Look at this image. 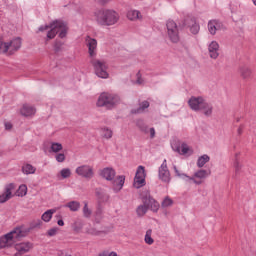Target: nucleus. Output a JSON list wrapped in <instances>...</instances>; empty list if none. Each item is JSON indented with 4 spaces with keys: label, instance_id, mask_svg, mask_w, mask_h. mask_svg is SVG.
I'll list each match as a JSON object with an SVG mask.
<instances>
[{
    "label": "nucleus",
    "instance_id": "obj_53",
    "mask_svg": "<svg viewBox=\"0 0 256 256\" xmlns=\"http://www.w3.org/2000/svg\"><path fill=\"white\" fill-rule=\"evenodd\" d=\"M136 77H137V83H138L139 85H141V72H138V73L136 74Z\"/></svg>",
    "mask_w": 256,
    "mask_h": 256
},
{
    "label": "nucleus",
    "instance_id": "obj_56",
    "mask_svg": "<svg viewBox=\"0 0 256 256\" xmlns=\"http://www.w3.org/2000/svg\"><path fill=\"white\" fill-rule=\"evenodd\" d=\"M239 121H241V118L236 119V123H239Z\"/></svg>",
    "mask_w": 256,
    "mask_h": 256
},
{
    "label": "nucleus",
    "instance_id": "obj_37",
    "mask_svg": "<svg viewBox=\"0 0 256 256\" xmlns=\"http://www.w3.org/2000/svg\"><path fill=\"white\" fill-rule=\"evenodd\" d=\"M63 149V145L59 142H53L51 144V151L53 153H59V151H61Z\"/></svg>",
    "mask_w": 256,
    "mask_h": 256
},
{
    "label": "nucleus",
    "instance_id": "obj_21",
    "mask_svg": "<svg viewBox=\"0 0 256 256\" xmlns=\"http://www.w3.org/2000/svg\"><path fill=\"white\" fill-rule=\"evenodd\" d=\"M223 24H221L219 22V20H210L208 22V31L210 33V35H215L217 33V31H219V29H221V26Z\"/></svg>",
    "mask_w": 256,
    "mask_h": 256
},
{
    "label": "nucleus",
    "instance_id": "obj_43",
    "mask_svg": "<svg viewBox=\"0 0 256 256\" xmlns=\"http://www.w3.org/2000/svg\"><path fill=\"white\" fill-rule=\"evenodd\" d=\"M95 214H96V217H101V215H103V206L99 202H97Z\"/></svg>",
    "mask_w": 256,
    "mask_h": 256
},
{
    "label": "nucleus",
    "instance_id": "obj_18",
    "mask_svg": "<svg viewBox=\"0 0 256 256\" xmlns=\"http://www.w3.org/2000/svg\"><path fill=\"white\" fill-rule=\"evenodd\" d=\"M208 51L211 59H217L219 57V43L212 41L208 46Z\"/></svg>",
    "mask_w": 256,
    "mask_h": 256
},
{
    "label": "nucleus",
    "instance_id": "obj_55",
    "mask_svg": "<svg viewBox=\"0 0 256 256\" xmlns=\"http://www.w3.org/2000/svg\"><path fill=\"white\" fill-rule=\"evenodd\" d=\"M58 256H71L70 254H66L64 251H60Z\"/></svg>",
    "mask_w": 256,
    "mask_h": 256
},
{
    "label": "nucleus",
    "instance_id": "obj_19",
    "mask_svg": "<svg viewBox=\"0 0 256 256\" xmlns=\"http://www.w3.org/2000/svg\"><path fill=\"white\" fill-rule=\"evenodd\" d=\"M197 22V19L193 16H186L181 24H179V27L181 29H190L195 23Z\"/></svg>",
    "mask_w": 256,
    "mask_h": 256
},
{
    "label": "nucleus",
    "instance_id": "obj_27",
    "mask_svg": "<svg viewBox=\"0 0 256 256\" xmlns=\"http://www.w3.org/2000/svg\"><path fill=\"white\" fill-rule=\"evenodd\" d=\"M127 19L129 21H137V19H143V16L139 10H130L127 12Z\"/></svg>",
    "mask_w": 256,
    "mask_h": 256
},
{
    "label": "nucleus",
    "instance_id": "obj_44",
    "mask_svg": "<svg viewBox=\"0 0 256 256\" xmlns=\"http://www.w3.org/2000/svg\"><path fill=\"white\" fill-rule=\"evenodd\" d=\"M103 131H104L103 137H105V139H111V137H113V131H111L109 128L105 127L103 128Z\"/></svg>",
    "mask_w": 256,
    "mask_h": 256
},
{
    "label": "nucleus",
    "instance_id": "obj_28",
    "mask_svg": "<svg viewBox=\"0 0 256 256\" xmlns=\"http://www.w3.org/2000/svg\"><path fill=\"white\" fill-rule=\"evenodd\" d=\"M209 175H211V170L207 171L204 169H200L194 173V177H196V179H207Z\"/></svg>",
    "mask_w": 256,
    "mask_h": 256
},
{
    "label": "nucleus",
    "instance_id": "obj_34",
    "mask_svg": "<svg viewBox=\"0 0 256 256\" xmlns=\"http://www.w3.org/2000/svg\"><path fill=\"white\" fill-rule=\"evenodd\" d=\"M66 207H69L70 211H77L81 208V203L78 201H70L66 204Z\"/></svg>",
    "mask_w": 256,
    "mask_h": 256
},
{
    "label": "nucleus",
    "instance_id": "obj_33",
    "mask_svg": "<svg viewBox=\"0 0 256 256\" xmlns=\"http://www.w3.org/2000/svg\"><path fill=\"white\" fill-rule=\"evenodd\" d=\"M64 45L65 43H63V41L56 39L53 44L54 53H61V51H63Z\"/></svg>",
    "mask_w": 256,
    "mask_h": 256
},
{
    "label": "nucleus",
    "instance_id": "obj_45",
    "mask_svg": "<svg viewBox=\"0 0 256 256\" xmlns=\"http://www.w3.org/2000/svg\"><path fill=\"white\" fill-rule=\"evenodd\" d=\"M57 231H59V228H57V227L49 229L47 231L48 237H55V235H57Z\"/></svg>",
    "mask_w": 256,
    "mask_h": 256
},
{
    "label": "nucleus",
    "instance_id": "obj_17",
    "mask_svg": "<svg viewBox=\"0 0 256 256\" xmlns=\"http://www.w3.org/2000/svg\"><path fill=\"white\" fill-rule=\"evenodd\" d=\"M173 169H174L176 177H180V179H188V181H193V183H195V185H201L203 183L201 180H196L195 176L191 177L185 173L179 172V169H177L176 165L173 166Z\"/></svg>",
    "mask_w": 256,
    "mask_h": 256
},
{
    "label": "nucleus",
    "instance_id": "obj_2",
    "mask_svg": "<svg viewBox=\"0 0 256 256\" xmlns=\"http://www.w3.org/2000/svg\"><path fill=\"white\" fill-rule=\"evenodd\" d=\"M95 21L101 27H111L119 23V13L113 9H99L94 12Z\"/></svg>",
    "mask_w": 256,
    "mask_h": 256
},
{
    "label": "nucleus",
    "instance_id": "obj_38",
    "mask_svg": "<svg viewBox=\"0 0 256 256\" xmlns=\"http://www.w3.org/2000/svg\"><path fill=\"white\" fill-rule=\"evenodd\" d=\"M18 197H25V195H27V185L22 184L19 186L18 190Z\"/></svg>",
    "mask_w": 256,
    "mask_h": 256
},
{
    "label": "nucleus",
    "instance_id": "obj_25",
    "mask_svg": "<svg viewBox=\"0 0 256 256\" xmlns=\"http://www.w3.org/2000/svg\"><path fill=\"white\" fill-rule=\"evenodd\" d=\"M20 113L23 117H31L32 115H35V108L24 104L23 107L20 109Z\"/></svg>",
    "mask_w": 256,
    "mask_h": 256
},
{
    "label": "nucleus",
    "instance_id": "obj_32",
    "mask_svg": "<svg viewBox=\"0 0 256 256\" xmlns=\"http://www.w3.org/2000/svg\"><path fill=\"white\" fill-rule=\"evenodd\" d=\"M53 213H55L54 209H50L44 212L41 217L42 221H45V223H49V221L53 219Z\"/></svg>",
    "mask_w": 256,
    "mask_h": 256
},
{
    "label": "nucleus",
    "instance_id": "obj_16",
    "mask_svg": "<svg viewBox=\"0 0 256 256\" xmlns=\"http://www.w3.org/2000/svg\"><path fill=\"white\" fill-rule=\"evenodd\" d=\"M86 45L88 47V53L90 57H95L97 55V40L95 38L88 37L86 39Z\"/></svg>",
    "mask_w": 256,
    "mask_h": 256
},
{
    "label": "nucleus",
    "instance_id": "obj_29",
    "mask_svg": "<svg viewBox=\"0 0 256 256\" xmlns=\"http://www.w3.org/2000/svg\"><path fill=\"white\" fill-rule=\"evenodd\" d=\"M35 171H37V168L31 164H25L22 166V173H24V175H33L35 174Z\"/></svg>",
    "mask_w": 256,
    "mask_h": 256
},
{
    "label": "nucleus",
    "instance_id": "obj_52",
    "mask_svg": "<svg viewBox=\"0 0 256 256\" xmlns=\"http://www.w3.org/2000/svg\"><path fill=\"white\" fill-rule=\"evenodd\" d=\"M150 139H155V128H150Z\"/></svg>",
    "mask_w": 256,
    "mask_h": 256
},
{
    "label": "nucleus",
    "instance_id": "obj_7",
    "mask_svg": "<svg viewBox=\"0 0 256 256\" xmlns=\"http://www.w3.org/2000/svg\"><path fill=\"white\" fill-rule=\"evenodd\" d=\"M21 37L13 38L10 42H0V53L15 55L21 49Z\"/></svg>",
    "mask_w": 256,
    "mask_h": 256
},
{
    "label": "nucleus",
    "instance_id": "obj_40",
    "mask_svg": "<svg viewBox=\"0 0 256 256\" xmlns=\"http://www.w3.org/2000/svg\"><path fill=\"white\" fill-rule=\"evenodd\" d=\"M60 175H61L62 179H69V177H71V169L63 168L60 171Z\"/></svg>",
    "mask_w": 256,
    "mask_h": 256
},
{
    "label": "nucleus",
    "instance_id": "obj_11",
    "mask_svg": "<svg viewBox=\"0 0 256 256\" xmlns=\"http://www.w3.org/2000/svg\"><path fill=\"white\" fill-rule=\"evenodd\" d=\"M158 178L162 183H171V172L167 167V160H164L161 166L158 168Z\"/></svg>",
    "mask_w": 256,
    "mask_h": 256
},
{
    "label": "nucleus",
    "instance_id": "obj_39",
    "mask_svg": "<svg viewBox=\"0 0 256 256\" xmlns=\"http://www.w3.org/2000/svg\"><path fill=\"white\" fill-rule=\"evenodd\" d=\"M171 205H173V199H171L169 196H166L161 203V207L165 209L167 207H171Z\"/></svg>",
    "mask_w": 256,
    "mask_h": 256
},
{
    "label": "nucleus",
    "instance_id": "obj_48",
    "mask_svg": "<svg viewBox=\"0 0 256 256\" xmlns=\"http://www.w3.org/2000/svg\"><path fill=\"white\" fill-rule=\"evenodd\" d=\"M83 229V226L78 223V222H75L74 225H73V230L76 231V233H79V231H81Z\"/></svg>",
    "mask_w": 256,
    "mask_h": 256
},
{
    "label": "nucleus",
    "instance_id": "obj_23",
    "mask_svg": "<svg viewBox=\"0 0 256 256\" xmlns=\"http://www.w3.org/2000/svg\"><path fill=\"white\" fill-rule=\"evenodd\" d=\"M31 247H33V244L31 242H22L15 245V249L19 253H29Z\"/></svg>",
    "mask_w": 256,
    "mask_h": 256
},
{
    "label": "nucleus",
    "instance_id": "obj_49",
    "mask_svg": "<svg viewBox=\"0 0 256 256\" xmlns=\"http://www.w3.org/2000/svg\"><path fill=\"white\" fill-rule=\"evenodd\" d=\"M5 129L6 131H11V129H13V124H11V122H5Z\"/></svg>",
    "mask_w": 256,
    "mask_h": 256
},
{
    "label": "nucleus",
    "instance_id": "obj_5",
    "mask_svg": "<svg viewBox=\"0 0 256 256\" xmlns=\"http://www.w3.org/2000/svg\"><path fill=\"white\" fill-rule=\"evenodd\" d=\"M142 203L143 204L139 205L136 209L138 217H143L149 209L150 211H153V213H157V211H159V207H161L159 202H157V200H155V198L150 194H146L142 197Z\"/></svg>",
    "mask_w": 256,
    "mask_h": 256
},
{
    "label": "nucleus",
    "instance_id": "obj_12",
    "mask_svg": "<svg viewBox=\"0 0 256 256\" xmlns=\"http://www.w3.org/2000/svg\"><path fill=\"white\" fill-rule=\"evenodd\" d=\"M76 174L84 179H93V168L89 165H82L76 168Z\"/></svg>",
    "mask_w": 256,
    "mask_h": 256
},
{
    "label": "nucleus",
    "instance_id": "obj_31",
    "mask_svg": "<svg viewBox=\"0 0 256 256\" xmlns=\"http://www.w3.org/2000/svg\"><path fill=\"white\" fill-rule=\"evenodd\" d=\"M136 126L138 127V129H140V131H142V133H149V126L145 124V121L143 119L136 120Z\"/></svg>",
    "mask_w": 256,
    "mask_h": 256
},
{
    "label": "nucleus",
    "instance_id": "obj_3",
    "mask_svg": "<svg viewBox=\"0 0 256 256\" xmlns=\"http://www.w3.org/2000/svg\"><path fill=\"white\" fill-rule=\"evenodd\" d=\"M115 175H117V172H115V169L111 167H106L100 171V177H102V179H106V181H111L113 191H115V193H119V191L123 189V185H125V175L117 176L116 179Z\"/></svg>",
    "mask_w": 256,
    "mask_h": 256
},
{
    "label": "nucleus",
    "instance_id": "obj_10",
    "mask_svg": "<svg viewBox=\"0 0 256 256\" xmlns=\"http://www.w3.org/2000/svg\"><path fill=\"white\" fill-rule=\"evenodd\" d=\"M147 177V173L145 172V167L144 166H138L137 170H136V174L134 177V187L136 189H141V187H145V185L147 184L145 182V178Z\"/></svg>",
    "mask_w": 256,
    "mask_h": 256
},
{
    "label": "nucleus",
    "instance_id": "obj_41",
    "mask_svg": "<svg viewBox=\"0 0 256 256\" xmlns=\"http://www.w3.org/2000/svg\"><path fill=\"white\" fill-rule=\"evenodd\" d=\"M145 243H147V245H153V243H155V240L151 237V230H147L146 232Z\"/></svg>",
    "mask_w": 256,
    "mask_h": 256
},
{
    "label": "nucleus",
    "instance_id": "obj_9",
    "mask_svg": "<svg viewBox=\"0 0 256 256\" xmlns=\"http://www.w3.org/2000/svg\"><path fill=\"white\" fill-rule=\"evenodd\" d=\"M167 33L170 41L172 43H177L179 41V26L173 20H168L166 22Z\"/></svg>",
    "mask_w": 256,
    "mask_h": 256
},
{
    "label": "nucleus",
    "instance_id": "obj_1",
    "mask_svg": "<svg viewBox=\"0 0 256 256\" xmlns=\"http://www.w3.org/2000/svg\"><path fill=\"white\" fill-rule=\"evenodd\" d=\"M47 29L50 30L47 32L46 41L55 39L58 33V37L60 39H65V37H67V33L69 32V26H67V22H65L63 19H55L48 25H42L38 28V31L43 33V31H47Z\"/></svg>",
    "mask_w": 256,
    "mask_h": 256
},
{
    "label": "nucleus",
    "instance_id": "obj_51",
    "mask_svg": "<svg viewBox=\"0 0 256 256\" xmlns=\"http://www.w3.org/2000/svg\"><path fill=\"white\" fill-rule=\"evenodd\" d=\"M90 233H91V235H95V236L101 235V231L95 230V229H91V230H90Z\"/></svg>",
    "mask_w": 256,
    "mask_h": 256
},
{
    "label": "nucleus",
    "instance_id": "obj_6",
    "mask_svg": "<svg viewBox=\"0 0 256 256\" xmlns=\"http://www.w3.org/2000/svg\"><path fill=\"white\" fill-rule=\"evenodd\" d=\"M22 237H27V231H23V227L17 226L9 233L0 237V249H5V247H9V242L11 241H19Z\"/></svg>",
    "mask_w": 256,
    "mask_h": 256
},
{
    "label": "nucleus",
    "instance_id": "obj_26",
    "mask_svg": "<svg viewBox=\"0 0 256 256\" xmlns=\"http://www.w3.org/2000/svg\"><path fill=\"white\" fill-rule=\"evenodd\" d=\"M252 71H251V68L247 67V66H241L239 68V74H240V77H242V79H251V75H252Z\"/></svg>",
    "mask_w": 256,
    "mask_h": 256
},
{
    "label": "nucleus",
    "instance_id": "obj_13",
    "mask_svg": "<svg viewBox=\"0 0 256 256\" xmlns=\"http://www.w3.org/2000/svg\"><path fill=\"white\" fill-rule=\"evenodd\" d=\"M95 196L97 198V203L103 204L108 203L111 196L105 191L103 188H96L95 189Z\"/></svg>",
    "mask_w": 256,
    "mask_h": 256
},
{
    "label": "nucleus",
    "instance_id": "obj_14",
    "mask_svg": "<svg viewBox=\"0 0 256 256\" xmlns=\"http://www.w3.org/2000/svg\"><path fill=\"white\" fill-rule=\"evenodd\" d=\"M13 189H15L14 183L6 185L5 192L0 195V203H7V201L13 197Z\"/></svg>",
    "mask_w": 256,
    "mask_h": 256
},
{
    "label": "nucleus",
    "instance_id": "obj_57",
    "mask_svg": "<svg viewBox=\"0 0 256 256\" xmlns=\"http://www.w3.org/2000/svg\"><path fill=\"white\" fill-rule=\"evenodd\" d=\"M254 5H256V0H253Z\"/></svg>",
    "mask_w": 256,
    "mask_h": 256
},
{
    "label": "nucleus",
    "instance_id": "obj_24",
    "mask_svg": "<svg viewBox=\"0 0 256 256\" xmlns=\"http://www.w3.org/2000/svg\"><path fill=\"white\" fill-rule=\"evenodd\" d=\"M172 148L180 155H187L189 153V146L185 142H183L181 145L176 144Z\"/></svg>",
    "mask_w": 256,
    "mask_h": 256
},
{
    "label": "nucleus",
    "instance_id": "obj_50",
    "mask_svg": "<svg viewBox=\"0 0 256 256\" xmlns=\"http://www.w3.org/2000/svg\"><path fill=\"white\" fill-rule=\"evenodd\" d=\"M243 129H245V125L241 124L237 130L238 135H243Z\"/></svg>",
    "mask_w": 256,
    "mask_h": 256
},
{
    "label": "nucleus",
    "instance_id": "obj_35",
    "mask_svg": "<svg viewBox=\"0 0 256 256\" xmlns=\"http://www.w3.org/2000/svg\"><path fill=\"white\" fill-rule=\"evenodd\" d=\"M41 225H43V220H41V219L33 220L30 223V227H29L28 231H31L33 229H41Z\"/></svg>",
    "mask_w": 256,
    "mask_h": 256
},
{
    "label": "nucleus",
    "instance_id": "obj_22",
    "mask_svg": "<svg viewBox=\"0 0 256 256\" xmlns=\"http://www.w3.org/2000/svg\"><path fill=\"white\" fill-rule=\"evenodd\" d=\"M200 111H204L206 117H211V115H213V105L209 104V102L204 99L202 104H200Z\"/></svg>",
    "mask_w": 256,
    "mask_h": 256
},
{
    "label": "nucleus",
    "instance_id": "obj_47",
    "mask_svg": "<svg viewBox=\"0 0 256 256\" xmlns=\"http://www.w3.org/2000/svg\"><path fill=\"white\" fill-rule=\"evenodd\" d=\"M239 154H236V160L234 162V167H235V171L236 173H239V171H241V165H239V160H237Z\"/></svg>",
    "mask_w": 256,
    "mask_h": 256
},
{
    "label": "nucleus",
    "instance_id": "obj_54",
    "mask_svg": "<svg viewBox=\"0 0 256 256\" xmlns=\"http://www.w3.org/2000/svg\"><path fill=\"white\" fill-rule=\"evenodd\" d=\"M57 225H59V227H63V225H65V221H63V219H59L57 221Z\"/></svg>",
    "mask_w": 256,
    "mask_h": 256
},
{
    "label": "nucleus",
    "instance_id": "obj_15",
    "mask_svg": "<svg viewBox=\"0 0 256 256\" xmlns=\"http://www.w3.org/2000/svg\"><path fill=\"white\" fill-rule=\"evenodd\" d=\"M204 98L201 96L195 97L192 96L188 100V105L192 111H200L201 104L203 103Z\"/></svg>",
    "mask_w": 256,
    "mask_h": 256
},
{
    "label": "nucleus",
    "instance_id": "obj_36",
    "mask_svg": "<svg viewBox=\"0 0 256 256\" xmlns=\"http://www.w3.org/2000/svg\"><path fill=\"white\" fill-rule=\"evenodd\" d=\"M92 213L93 212L91 211V209H89V204L87 203V201H84L83 216L86 217V219H89Z\"/></svg>",
    "mask_w": 256,
    "mask_h": 256
},
{
    "label": "nucleus",
    "instance_id": "obj_20",
    "mask_svg": "<svg viewBox=\"0 0 256 256\" xmlns=\"http://www.w3.org/2000/svg\"><path fill=\"white\" fill-rule=\"evenodd\" d=\"M138 108L131 109V115H141V113L145 112V109H149L150 103L147 100L142 101Z\"/></svg>",
    "mask_w": 256,
    "mask_h": 256
},
{
    "label": "nucleus",
    "instance_id": "obj_8",
    "mask_svg": "<svg viewBox=\"0 0 256 256\" xmlns=\"http://www.w3.org/2000/svg\"><path fill=\"white\" fill-rule=\"evenodd\" d=\"M90 63L94 68V72L97 77H100V79H109V72H107L108 68L105 62L97 59H92Z\"/></svg>",
    "mask_w": 256,
    "mask_h": 256
},
{
    "label": "nucleus",
    "instance_id": "obj_30",
    "mask_svg": "<svg viewBox=\"0 0 256 256\" xmlns=\"http://www.w3.org/2000/svg\"><path fill=\"white\" fill-rule=\"evenodd\" d=\"M209 161H211V158L209 157V155L204 154L198 158L197 167L201 169V167H205L206 163H209Z\"/></svg>",
    "mask_w": 256,
    "mask_h": 256
},
{
    "label": "nucleus",
    "instance_id": "obj_4",
    "mask_svg": "<svg viewBox=\"0 0 256 256\" xmlns=\"http://www.w3.org/2000/svg\"><path fill=\"white\" fill-rule=\"evenodd\" d=\"M97 107H105L108 111L115 109L117 105H121V97L117 94H111L109 92H103L98 97Z\"/></svg>",
    "mask_w": 256,
    "mask_h": 256
},
{
    "label": "nucleus",
    "instance_id": "obj_42",
    "mask_svg": "<svg viewBox=\"0 0 256 256\" xmlns=\"http://www.w3.org/2000/svg\"><path fill=\"white\" fill-rule=\"evenodd\" d=\"M200 29H201V26L197 22L193 26H190V32L192 33V35H197Z\"/></svg>",
    "mask_w": 256,
    "mask_h": 256
},
{
    "label": "nucleus",
    "instance_id": "obj_46",
    "mask_svg": "<svg viewBox=\"0 0 256 256\" xmlns=\"http://www.w3.org/2000/svg\"><path fill=\"white\" fill-rule=\"evenodd\" d=\"M56 161L58 163H63L65 161V154L64 153H59L56 155Z\"/></svg>",
    "mask_w": 256,
    "mask_h": 256
}]
</instances>
